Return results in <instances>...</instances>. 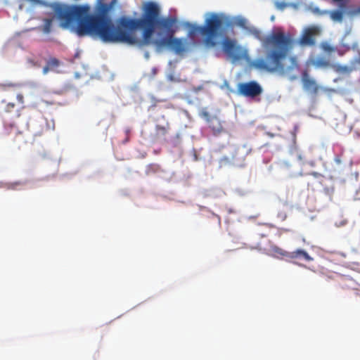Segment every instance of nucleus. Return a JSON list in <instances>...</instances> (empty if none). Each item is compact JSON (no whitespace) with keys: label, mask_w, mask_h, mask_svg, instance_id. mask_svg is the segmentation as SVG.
<instances>
[{"label":"nucleus","mask_w":360,"mask_h":360,"mask_svg":"<svg viewBox=\"0 0 360 360\" xmlns=\"http://www.w3.org/2000/svg\"><path fill=\"white\" fill-rule=\"evenodd\" d=\"M231 22L232 27L235 25L243 29L248 34L261 41L265 57L255 59L252 62L254 68L281 75H290L299 72L300 65L298 56L290 55L295 45V40L290 34L278 30L263 37L261 30L250 25L248 20L241 16L236 17Z\"/></svg>","instance_id":"obj_2"},{"label":"nucleus","mask_w":360,"mask_h":360,"mask_svg":"<svg viewBox=\"0 0 360 360\" xmlns=\"http://www.w3.org/2000/svg\"><path fill=\"white\" fill-rule=\"evenodd\" d=\"M208 124L213 134L215 136L220 134L224 131V127L220 120L216 116H213L212 118L210 120Z\"/></svg>","instance_id":"obj_10"},{"label":"nucleus","mask_w":360,"mask_h":360,"mask_svg":"<svg viewBox=\"0 0 360 360\" xmlns=\"http://www.w3.org/2000/svg\"><path fill=\"white\" fill-rule=\"evenodd\" d=\"M224 52L234 60H239L243 57L240 46L236 44V41L226 38L222 42Z\"/></svg>","instance_id":"obj_7"},{"label":"nucleus","mask_w":360,"mask_h":360,"mask_svg":"<svg viewBox=\"0 0 360 360\" xmlns=\"http://www.w3.org/2000/svg\"><path fill=\"white\" fill-rule=\"evenodd\" d=\"M360 67V52H358V54L354 59L351 61V67L352 71L353 70H356Z\"/></svg>","instance_id":"obj_17"},{"label":"nucleus","mask_w":360,"mask_h":360,"mask_svg":"<svg viewBox=\"0 0 360 360\" xmlns=\"http://www.w3.org/2000/svg\"><path fill=\"white\" fill-rule=\"evenodd\" d=\"M278 217L283 221L287 218V214L285 212H280L278 214Z\"/></svg>","instance_id":"obj_25"},{"label":"nucleus","mask_w":360,"mask_h":360,"mask_svg":"<svg viewBox=\"0 0 360 360\" xmlns=\"http://www.w3.org/2000/svg\"><path fill=\"white\" fill-rule=\"evenodd\" d=\"M15 107V104L14 103H8L6 106V111L8 112H12Z\"/></svg>","instance_id":"obj_21"},{"label":"nucleus","mask_w":360,"mask_h":360,"mask_svg":"<svg viewBox=\"0 0 360 360\" xmlns=\"http://www.w3.org/2000/svg\"><path fill=\"white\" fill-rule=\"evenodd\" d=\"M314 65L316 67H323V68H327V67H331V65L330 62L323 58H320L316 59L314 61Z\"/></svg>","instance_id":"obj_16"},{"label":"nucleus","mask_w":360,"mask_h":360,"mask_svg":"<svg viewBox=\"0 0 360 360\" xmlns=\"http://www.w3.org/2000/svg\"><path fill=\"white\" fill-rule=\"evenodd\" d=\"M251 152V148L246 145L235 146L231 148V156L226 158L233 162H243L246 156Z\"/></svg>","instance_id":"obj_8"},{"label":"nucleus","mask_w":360,"mask_h":360,"mask_svg":"<svg viewBox=\"0 0 360 360\" xmlns=\"http://www.w3.org/2000/svg\"><path fill=\"white\" fill-rule=\"evenodd\" d=\"M271 251L274 255L277 257H287L289 258L290 252H287L278 246H274L271 248Z\"/></svg>","instance_id":"obj_12"},{"label":"nucleus","mask_w":360,"mask_h":360,"mask_svg":"<svg viewBox=\"0 0 360 360\" xmlns=\"http://www.w3.org/2000/svg\"><path fill=\"white\" fill-rule=\"evenodd\" d=\"M103 1L98 0L94 14L87 4L58 6L55 12L64 27L76 25L74 30L79 37L97 36L104 42L135 44V18L122 15L113 22L116 0Z\"/></svg>","instance_id":"obj_1"},{"label":"nucleus","mask_w":360,"mask_h":360,"mask_svg":"<svg viewBox=\"0 0 360 360\" xmlns=\"http://www.w3.org/2000/svg\"><path fill=\"white\" fill-rule=\"evenodd\" d=\"M229 28H232V22L229 18L213 13L206 18L203 25L193 26L191 34H201L205 37V42L207 45L214 46L217 44L216 37L225 29Z\"/></svg>","instance_id":"obj_4"},{"label":"nucleus","mask_w":360,"mask_h":360,"mask_svg":"<svg viewBox=\"0 0 360 360\" xmlns=\"http://www.w3.org/2000/svg\"><path fill=\"white\" fill-rule=\"evenodd\" d=\"M25 181H15L10 184V188L15 189L18 186H22L25 184Z\"/></svg>","instance_id":"obj_22"},{"label":"nucleus","mask_w":360,"mask_h":360,"mask_svg":"<svg viewBox=\"0 0 360 360\" xmlns=\"http://www.w3.org/2000/svg\"><path fill=\"white\" fill-rule=\"evenodd\" d=\"M200 115L206 120L207 123L210 122V120L212 118L210 113L205 110H202Z\"/></svg>","instance_id":"obj_20"},{"label":"nucleus","mask_w":360,"mask_h":360,"mask_svg":"<svg viewBox=\"0 0 360 360\" xmlns=\"http://www.w3.org/2000/svg\"><path fill=\"white\" fill-rule=\"evenodd\" d=\"M238 91L244 96L255 98L262 93V88L257 82L251 81L239 84Z\"/></svg>","instance_id":"obj_6"},{"label":"nucleus","mask_w":360,"mask_h":360,"mask_svg":"<svg viewBox=\"0 0 360 360\" xmlns=\"http://www.w3.org/2000/svg\"><path fill=\"white\" fill-rule=\"evenodd\" d=\"M331 68L333 70L338 73H349L352 72L350 67L347 65H341L339 64H332Z\"/></svg>","instance_id":"obj_13"},{"label":"nucleus","mask_w":360,"mask_h":360,"mask_svg":"<svg viewBox=\"0 0 360 360\" xmlns=\"http://www.w3.org/2000/svg\"><path fill=\"white\" fill-rule=\"evenodd\" d=\"M311 174L316 178H317L321 184H322L323 181L326 180V178L322 174H318L316 172H313Z\"/></svg>","instance_id":"obj_23"},{"label":"nucleus","mask_w":360,"mask_h":360,"mask_svg":"<svg viewBox=\"0 0 360 360\" xmlns=\"http://www.w3.org/2000/svg\"><path fill=\"white\" fill-rule=\"evenodd\" d=\"M160 10L153 1L146 2L140 18H136V30L143 31L145 44H153L157 51L171 48L176 53L184 51L181 39L174 38L177 20L174 17L160 18Z\"/></svg>","instance_id":"obj_3"},{"label":"nucleus","mask_w":360,"mask_h":360,"mask_svg":"<svg viewBox=\"0 0 360 360\" xmlns=\"http://www.w3.org/2000/svg\"><path fill=\"white\" fill-rule=\"evenodd\" d=\"M324 191H325V193L328 195L330 197H331L333 193V188H324Z\"/></svg>","instance_id":"obj_26"},{"label":"nucleus","mask_w":360,"mask_h":360,"mask_svg":"<svg viewBox=\"0 0 360 360\" xmlns=\"http://www.w3.org/2000/svg\"><path fill=\"white\" fill-rule=\"evenodd\" d=\"M330 16L334 21L341 22L343 18V12L340 10H335L330 12Z\"/></svg>","instance_id":"obj_15"},{"label":"nucleus","mask_w":360,"mask_h":360,"mask_svg":"<svg viewBox=\"0 0 360 360\" xmlns=\"http://www.w3.org/2000/svg\"><path fill=\"white\" fill-rule=\"evenodd\" d=\"M290 259L303 258L304 260L310 262L313 258L304 250L298 249L289 253Z\"/></svg>","instance_id":"obj_11"},{"label":"nucleus","mask_w":360,"mask_h":360,"mask_svg":"<svg viewBox=\"0 0 360 360\" xmlns=\"http://www.w3.org/2000/svg\"><path fill=\"white\" fill-rule=\"evenodd\" d=\"M17 99L18 101V103L20 104H23L24 103V97H23V95L21 94H19L17 95Z\"/></svg>","instance_id":"obj_24"},{"label":"nucleus","mask_w":360,"mask_h":360,"mask_svg":"<svg viewBox=\"0 0 360 360\" xmlns=\"http://www.w3.org/2000/svg\"><path fill=\"white\" fill-rule=\"evenodd\" d=\"M17 134H18V136H22L21 133H18Z\"/></svg>","instance_id":"obj_30"},{"label":"nucleus","mask_w":360,"mask_h":360,"mask_svg":"<svg viewBox=\"0 0 360 360\" xmlns=\"http://www.w3.org/2000/svg\"><path fill=\"white\" fill-rule=\"evenodd\" d=\"M47 65L51 70H53L59 66L60 61L56 58H51L48 60Z\"/></svg>","instance_id":"obj_19"},{"label":"nucleus","mask_w":360,"mask_h":360,"mask_svg":"<svg viewBox=\"0 0 360 360\" xmlns=\"http://www.w3.org/2000/svg\"><path fill=\"white\" fill-rule=\"evenodd\" d=\"M285 5L283 3H278V2L276 3V6L279 8H283V7H285Z\"/></svg>","instance_id":"obj_28"},{"label":"nucleus","mask_w":360,"mask_h":360,"mask_svg":"<svg viewBox=\"0 0 360 360\" xmlns=\"http://www.w3.org/2000/svg\"><path fill=\"white\" fill-rule=\"evenodd\" d=\"M345 224H346V221H341V222L340 223V225H339V226H343V225H345Z\"/></svg>","instance_id":"obj_29"},{"label":"nucleus","mask_w":360,"mask_h":360,"mask_svg":"<svg viewBox=\"0 0 360 360\" xmlns=\"http://www.w3.org/2000/svg\"><path fill=\"white\" fill-rule=\"evenodd\" d=\"M302 84L304 89L309 92L313 95H316L318 94L319 86L317 85L316 81L309 77L307 73L303 74L302 75Z\"/></svg>","instance_id":"obj_9"},{"label":"nucleus","mask_w":360,"mask_h":360,"mask_svg":"<svg viewBox=\"0 0 360 360\" xmlns=\"http://www.w3.org/2000/svg\"><path fill=\"white\" fill-rule=\"evenodd\" d=\"M321 34V30L317 26L307 27L299 39V44L302 46H313L316 44V37Z\"/></svg>","instance_id":"obj_5"},{"label":"nucleus","mask_w":360,"mask_h":360,"mask_svg":"<svg viewBox=\"0 0 360 360\" xmlns=\"http://www.w3.org/2000/svg\"><path fill=\"white\" fill-rule=\"evenodd\" d=\"M169 129V124H167L166 126H156V131L158 135L164 136L167 133Z\"/></svg>","instance_id":"obj_18"},{"label":"nucleus","mask_w":360,"mask_h":360,"mask_svg":"<svg viewBox=\"0 0 360 360\" xmlns=\"http://www.w3.org/2000/svg\"><path fill=\"white\" fill-rule=\"evenodd\" d=\"M51 70V68H49V66L46 64V66H44V68H43V73H44V74H46V73H48V72H49V70Z\"/></svg>","instance_id":"obj_27"},{"label":"nucleus","mask_w":360,"mask_h":360,"mask_svg":"<svg viewBox=\"0 0 360 360\" xmlns=\"http://www.w3.org/2000/svg\"><path fill=\"white\" fill-rule=\"evenodd\" d=\"M320 47L321 48V49L328 53H331L333 52H335L337 51V48L336 47H334V46H332L327 41H323L320 44Z\"/></svg>","instance_id":"obj_14"}]
</instances>
